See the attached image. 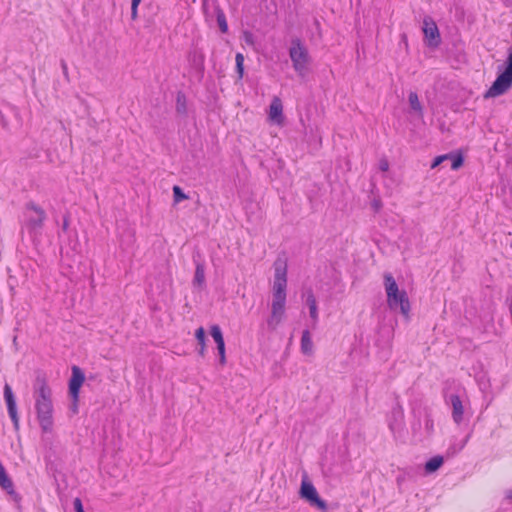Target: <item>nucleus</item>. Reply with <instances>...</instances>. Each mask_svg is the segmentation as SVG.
<instances>
[{"label": "nucleus", "mask_w": 512, "mask_h": 512, "mask_svg": "<svg viewBox=\"0 0 512 512\" xmlns=\"http://www.w3.org/2000/svg\"><path fill=\"white\" fill-rule=\"evenodd\" d=\"M384 288L386 301L390 310L398 311L408 320L410 318L411 305L405 290L400 289L394 277L390 273L384 275Z\"/></svg>", "instance_id": "obj_2"}, {"label": "nucleus", "mask_w": 512, "mask_h": 512, "mask_svg": "<svg viewBox=\"0 0 512 512\" xmlns=\"http://www.w3.org/2000/svg\"><path fill=\"white\" fill-rule=\"evenodd\" d=\"M508 498L512 499V490L508 492Z\"/></svg>", "instance_id": "obj_34"}, {"label": "nucleus", "mask_w": 512, "mask_h": 512, "mask_svg": "<svg viewBox=\"0 0 512 512\" xmlns=\"http://www.w3.org/2000/svg\"><path fill=\"white\" fill-rule=\"evenodd\" d=\"M85 381V376L82 370L77 367H72V375L69 380V395L71 398H79L80 389Z\"/></svg>", "instance_id": "obj_10"}, {"label": "nucleus", "mask_w": 512, "mask_h": 512, "mask_svg": "<svg viewBox=\"0 0 512 512\" xmlns=\"http://www.w3.org/2000/svg\"><path fill=\"white\" fill-rule=\"evenodd\" d=\"M306 304L309 308V314H310L311 319L314 322H317L318 321V307H317L316 298L312 292L307 293Z\"/></svg>", "instance_id": "obj_17"}, {"label": "nucleus", "mask_w": 512, "mask_h": 512, "mask_svg": "<svg viewBox=\"0 0 512 512\" xmlns=\"http://www.w3.org/2000/svg\"><path fill=\"white\" fill-rule=\"evenodd\" d=\"M73 505L76 512H85L80 498H75Z\"/></svg>", "instance_id": "obj_29"}, {"label": "nucleus", "mask_w": 512, "mask_h": 512, "mask_svg": "<svg viewBox=\"0 0 512 512\" xmlns=\"http://www.w3.org/2000/svg\"><path fill=\"white\" fill-rule=\"evenodd\" d=\"M289 56L296 73L304 77L309 72L311 58L307 48L299 40H294L289 49Z\"/></svg>", "instance_id": "obj_5"}, {"label": "nucleus", "mask_w": 512, "mask_h": 512, "mask_svg": "<svg viewBox=\"0 0 512 512\" xmlns=\"http://www.w3.org/2000/svg\"><path fill=\"white\" fill-rule=\"evenodd\" d=\"M449 157V155H440L438 157H436L431 165V168H436L437 166H439L443 161L447 160Z\"/></svg>", "instance_id": "obj_28"}, {"label": "nucleus", "mask_w": 512, "mask_h": 512, "mask_svg": "<svg viewBox=\"0 0 512 512\" xmlns=\"http://www.w3.org/2000/svg\"><path fill=\"white\" fill-rule=\"evenodd\" d=\"M286 303H271L270 316L267 324L271 328H276L285 318Z\"/></svg>", "instance_id": "obj_11"}, {"label": "nucleus", "mask_w": 512, "mask_h": 512, "mask_svg": "<svg viewBox=\"0 0 512 512\" xmlns=\"http://www.w3.org/2000/svg\"><path fill=\"white\" fill-rule=\"evenodd\" d=\"M285 119L283 102L280 97L274 96L267 109V122L270 125L283 127Z\"/></svg>", "instance_id": "obj_8"}, {"label": "nucleus", "mask_w": 512, "mask_h": 512, "mask_svg": "<svg viewBox=\"0 0 512 512\" xmlns=\"http://www.w3.org/2000/svg\"><path fill=\"white\" fill-rule=\"evenodd\" d=\"M245 38H246V41H247V42H251V39H250V38H251V34H250V33H247V32H246V33H245Z\"/></svg>", "instance_id": "obj_33"}, {"label": "nucleus", "mask_w": 512, "mask_h": 512, "mask_svg": "<svg viewBox=\"0 0 512 512\" xmlns=\"http://www.w3.org/2000/svg\"><path fill=\"white\" fill-rule=\"evenodd\" d=\"M0 487L9 495L13 502L20 503L21 496L16 492L14 483L9 476L0 480Z\"/></svg>", "instance_id": "obj_15"}, {"label": "nucleus", "mask_w": 512, "mask_h": 512, "mask_svg": "<svg viewBox=\"0 0 512 512\" xmlns=\"http://www.w3.org/2000/svg\"><path fill=\"white\" fill-rule=\"evenodd\" d=\"M72 402L70 404V411L73 415H76L79 412V398H71Z\"/></svg>", "instance_id": "obj_27"}, {"label": "nucleus", "mask_w": 512, "mask_h": 512, "mask_svg": "<svg viewBox=\"0 0 512 512\" xmlns=\"http://www.w3.org/2000/svg\"><path fill=\"white\" fill-rule=\"evenodd\" d=\"M186 110L185 108V97L183 95L177 96V111L184 113Z\"/></svg>", "instance_id": "obj_26"}, {"label": "nucleus", "mask_w": 512, "mask_h": 512, "mask_svg": "<svg viewBox=\"0 0 512 512\" xmlns=\"http://www.w3.org/2000/svg\"><path fill=\"white\" fill-rule=\"evenodd\" d=\"M236 69L239 79L243 78L244 75V56L241 53H237L235 57Z\"/></svg>", "instance_id": "obj_21"}, {"label": "nucleus", "mask_w": 512, "mask_h": 512, "mask_svg": "<svg viewBox=\"0 0 512 512\" xmlns=\"http://www.w3.org/2000/svg\"><path fill=\"white\" fill-rule=\"evenodd\" d=\"M388 167H389V164H388V162H387V161H382V162L380 163V169H381L382 171H387V170H388Z\"/></svg>", "instance_id": "obj_31"}, {"label": "nucleus", "mask_w": 512, "mask_h": 512, "mask_svg": "<svg viewBox=\"0 0 512 512\" xmlns=\"http://www.w3.org/2000/svg\"><path fill=\"white\" fill-rule=\"evenodd\" d=\"M274 274L272 280L271 303H286L287 300V273L288 265L286 260L277 259L273 264Z\"/></svg>", "instance_id": "obj_4"}, {"label": "nucleus", "mask_w": 512, "mask_h": 512, "mask_svg": "<svg viewBox=\"0 0 512 512\" xmlns=\"http://www.w3.org/2000/svg\"><path fill=\"white\" fill-rule=\"evenodd\" d=\"M300 349L305 356H313L314 354V344L312 337L310 332L307 330L303 331L302 333Z\"/></svg>", "instance_id": "obj_16"}, {"label": "nucleus", "mask_w": 512, "mask_h": 512, "mask_svg": "<svg viewBox=\"0 0 512 512\" xmlns=\"http://www.w3.org/2000/svg\"><path fill=\"white\" fill-rule=\"evenodd\" d=\"M206 352V345L205 346H199V354L201 356H204Z\"/></svg>", "instance_id": "obj_32"}, {"label": "nucleus", "mask_w": 512, "mask_h": 512, "mask_svg": "<svg viewBox=\"0 0 512 512\" xmlns=\"http://www.w3.org/2000/svg\"><path fill=\"white\" fill-rule=\"evenodd\" d=\"M410 108L419 116L423 114V108L416 92H410L408 95Z\"/></svg>", "instance_id": "obj_19"}, {"label": "nucleus", "mask_w": 512, "mask_h": 512, "mask_svg": "<svg viewBox=\"0 0 512 512\" xmlns=\"http://www.w3.org/2000/svg\"><path fill=\"white\" fill-rule=\"evenodd\" d=\"M34 408L43 434L54 430V404L52 390L43 377H37L33 387Z\"/></svg>", "instance_id": "obj_1"}, {"label": "nucleus", "mask_w": 512, "mask_h": 512, "mask_svg": "<svg viewBox=\"0 0 512 512\" xmlns=\"http://www.w3.org/2000/svg\"><path fill=\"white\" fill-rule=\"evenodd\" d=\"M139 4L140 3H135L134 1H132V3H131L132 18H136Z\"/></svg>", "instance_id": "obj_30"}, {"label": "nucleus", "mask_w": 512, "mask_h": 512, "mask_svg": "<svg viewBox=\"0 0 512 512\" xmlns=\"http://www.w3.org/2000/svg\"><path fill=\"white\" fill-rule=\"evenodd\" d=\"M448 159L451 160V168L453 170L459 169L463 164V157L461 155L448 154Z\"/></svg>", "instance_id": "obj_22"}, {"label": "nucleus", "mask_w": 512, "mask_h": 512, "mask_svg": "<svg viewBox=\"0 0 512 512\" xmlns=\"http://www.w3.org/2000/svg\"><path fill=\"white\" fill-rule=\"evenodd\" d=\"M205 282V269L203 265L198 264L196 266L194 283L198 286H202Z\"/></svg>", "instance_id": "obj_20"}, {"label": "nucleus", "mask_w": 512, "mask_h": 512, "mask_svg": "<svg viewBox=\"0 0 512 512\" xmlns=\"http://www.w3.org/2000/svg\"><path fill=\"white\" fill-rule=\"evenodd\" d=\"M195 338L197 339L199 346H205L206 337H205V330L203 327H199L195 331Z\"/></svg>", "instance_id": "obj_24"}, {"label": "nucleus", "mask_w": 512, "mask_h": 512, "mask_svg": "<svg viewBox=\"0 0 512 512\" xmlns=\"http://www.w3.org/2000/svg\"><path fill=\"white\" fill-rule=\"evenodd\" d=\"M452 409V418L456 424H460L463 421L464 416V403L458 395L452 394L448 400Z\"/></svg>", "instance_id": "obj_14"}, {"label": "nucleus", "mask_w": 512, "mask_h": 512, "mask_svg": "<svg viewBox=\"0 0 512 512\" xmlns=\"http://www.w3.org/2000/svg\"><path fill=\"white\" fill-rule=\"evenodd\" d=\"M217 22H218V25H219V28L220 30L223 32V33H226L227 30H228V25H227V22H226V18L224 16L223 13H219L217 15Z\"/></svg>", "instance_id": "obj_25"}, {"label": "nucleus", "mask_w": 512, "mask_h": 512, "mask_svg": "<svg viewBox=\"0 0 512 512\" xmlns=\"http://www.w3.org/2000/svg\"><path fill=\"white\" fill-rule=\"evenodd\" d=\"M173 196H174L175 203H179L182 200H185L188 198V196L182 191V189L179 186L173 187Z\"/></svg>", "instance_id": "obj_23"}, {"label": "nucleus", "mask_w": 512, "mask_h": 512, "mask_svg": "<svg viewBox=\"0 0 512 512\" xmlns=\"http://www.w3.org/2000/svg\"><path fill=\"white\" fill-rule=\"evenodd\" d=\"M4 398L7 404L8 413L14 423L16 429L19 427V418L17 415L16 402L11 387L6 384L4 386Z\"/></svg>", "instance_id": "obj_13"}, {"label": "nucleus", "mask_w": 512, "mask_h": 512, "mask_svg": "<svg viewBox=\"0 0 512 512\" xmlns=\"http://www.w3.org/2000/svg\"><path fill=\"white\" fill-rule=\"evenodd\" d=\"M299 495L302 499L307 501L311 506H314L323 512L327 511L326 502L319 497V494H318L315 486L309 480V478L306 474L302 477Z\"/></svg>", "instance_id": "obj_6"}, {"label": "nucleus", "mask_w": 512, "mask_h": 512, "mask_svg": "<svg viewBox=\"0 0 512 512\" xmlns=\"http://www.w3.org/2000/svg\"><path fill=\"white\" fill-rule=\"evenodd\" d=\"M210 334L217 346L218 355H219V363L221 365H225L226 364L225 341H224V337H223L221 328L218 325H212L210 328Z\"/></svg>", "instance_id": "obj_12"}, {"label": "nucleus", "mask_w": 512, "mask_h": 512, "mask_svg": "<svg viewBox=\"0 0 512 512\" xmlns=\"http://www.w3.org/2000/svg\"><path fill=\"white\" fill-rule=\"evenodd\" d=\"M444 459L442 456H435L429 459L425 464V471L431 474L437 471L443 465Z\"/></svg>", "instance_id": "obj_18"}, {"label": "nucleus", "mask_w": 512, "mask_h": 512, "mask_svg": "<svg viewBox=\"0 0 512 512\" xmlns=\"http://www.w3.org/2000/svg\"><path fill=\"white\" fill-rule=\"evenodd\" d=\"M46 218L44 210L34 203H29L25 210L24 226L30 231L38 230L42 227Z\"/></svg>", "instance_id": "obj_7"}, {"label": "nucleus", "mask_w": 512, "mask_h": 512, "mask_svg": "<svg viewBox=\"0 0 512 512\" xmlns=\"http://www.w3.org/2000/svg\"><path fill=\"white\" fill-rule=\"evenodd\" d=\"M423 33L428 46L437 47L441 42L440 33L436 23L431 18L423 21Z\"/></svg>", "instance_id": "obj_9"}, {"label": "nucleus", "mask_w": 512, "mask_h": 512, "mask_svg": "<svg viewBox=\"0 0 512 512\" xmlns=\"http://www.w3.org/2000/svg\"><path fill=\"white\" fill-rule=\"evenodd\" d=\"M512 87V47L508 49L507 59L498 67V75L490 88L485 92L484 98H496L505 94Z\"/></svg>", "instance_id": "obj_3"}]
</instances>
